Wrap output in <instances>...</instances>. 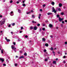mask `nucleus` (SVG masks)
I'll return each mask as SVG.
<instances>
[{"label": "nucleus", "instance_id": "21", "mask_svg": "<svg viewBox=\"0 0 67 67\" xmlns=\"http://www.w3.org/2000/svg\"><path fill=\"white\" fill-rule=\"evenodd\" d=\"M47 60H48V59H47V58L45 59V62H47Z\"/></svg>", "mask_w": 67, "mask_h": 67}, {"label": "nucleus", "instance_id": "23", "mask_svg": "<svg viewBox=\"0 0 67 67\" xmlns=\"http://www.w3.org/2000/svg\"><path fill=\"white\" fill-rule=\"evenodd\" d=\"M1 52L2 54H3V51L2 49L1 51Z\"/></svg>", "mask_w": 67, "mask_h": 67}, {"label": "nucleus", "instance_id": "29", "mask_svg": "<svg viewBox=\"0 0 67 67\" xmlns=\"http://www.w3.org/2000/svg\"><path fill=\"white\" fill-rule=\"evenodd\" d=\"M61 15H64V13H63V12H62V13H61Z\"/></svg>", "mask_w": 67, "mask_h": 67}, {"label": "nucleus", "instance_id": "64", "mask_svg": "<svg viewBox=\"0 0 67 67\" xmlns=\"http://www.w3.org/2000/svg\"><path fill=\"white\" fill-rule=\"evenodd\" d=\"M31 12H33V10H31Z\"/></svg>", "mask_w": 67, "mask_h": 67}, {"label": "nucleus", "instance_id": "50", "mask_svg": "<svg viewBox=\"0 0 67 67\" xmlns=\"http://www.w3.org/2000/svg\"><path fill=\"white\" fill-rule=\"evenodd\" d=\"M43 26H45V24H43Z\"/></svg>", "mask_w": 67, "mask_h": 67}, {"label": "nucleus", "instance_id": "13", "mask_svg": "<svg viewBox=\"0 0 67 67\" xmlns=\"http://www.w3.org/2000/svg\"><path fill=\"white\" fill-rule=\"evenodd\" d=\"M45 46H47H47H48V43H46L45 44Z\"/></svg>", "mask_w": 67, "mask_h": 67}, {"label": "nucleus", "instance_id": "56", "mask_svg": "<svg viewBox=\"0 0 67 67\" xmlns=\"http://www.w3.org/2000/svg\"><path fill=\"white\" fill-rule=\"evenodd\" d=\"M5 39L7 40L8 39H7V37H6L5 38Z\"/></svg>", "mask_w": 67, "mask_h": 67}, {"label": "nucleus", "instance_id": "15", "mask_svg": "<svg viewBox=\"0 0 67 67\" xmlns=\"http://www.w3.org/2000/svg\"><path fill=\"white\" fill-rule=\"evenodd\" d=\"M32 23H36V22L34 21H32Z\"/></svg>", "mask_w": 67, "mask_h": 67}, {"label": "nucleus", "instance_id": "3", "mask_svg": "<svg viewBox=\"0 0 67 67\" xmlns=\"http://www.w3.org/2000/svg\"><path fill=\"white\" fill-rule=\"evenodd\" d=\"M63 19H64V18L61 19V18L60 17L59 18V20L60 22L62 21H63Z\"/></svg>", "mask_w": 67, "mask_h": 67}, {"label": "nucleus", "instance_id": "60", "mask_svg": "<svg viewBox=\"0 0 67 67\" xmlns=\"http://www.w3.org/2000/svg\"><path fill=\"white\" fill-rule=\"evenodd\" d=\"M41 16V14H39V16Z\"/></svg>", "mask_w": 67, "mask_h": 67}, {"label": "nucleus", "instance_id": "11", "mask_svg": "<svg viewBox=\"0 0 67 67\" xmlns=\"http://www.w3.org/2000/svg\"><path fill=\"white\" fill-rule=\"evenodd\" d=\"M51 4L52 5H54L55 4V3L54 2H53Z\"/></svg>", "mask_w": 67, "mask_h": 67}, {"label": "nucleus", "instance_id": "47", "mask_svg": "<svg viewBox=\"0 0 67 67\" xmlns=\"http://www.w3.org/2000/svg\"><path fill=\"white\" fill-rule=\"evenodd\" d=\"M58 54H60V52L59 51H58Z\"/></svg>", "mask_w": 67, "mask_h": 67}, {"label": "nucleus", "instance_id": "32", "mask_svg": "<svg viewBox=\"0 0 67 67\" xmlns=\"http://www.w3.org/2000/svg\"><path fill=\"white\" fill-rule=\"evenodd\" d=\"M13 44L14 45H15L16 44V43H15V42H13Z\"/></svg>", "mask_w": 67, "mask_h": 67}, {"label": "nucleus", "instance_id": "24", "mask_svg": "<svg viewBox=\"0 0 67 67\" xmlns=\"http://www.w3.org/2000/svg\"><path fill=\"white\" fill-rule=\"evenodd\" d=\"M51 51H53V47H51L50 49Z\"/></svg>", "mask_w": 67, "mask_h": 67}, {"label": "nucleus", "instance_id": "14", "mask_svg": "<svg viewBox=\"0 0 67 67\" xmlns=\"http://www.w3.org/2000/svg\"><path fill=\"white\" fill-rule=\"evenodd\" d=\"M59 16H60L59 15L57 14V18H60V17H59Z\"/></svg>", "mask_w": 67, "mask_h": 67}, {"label": "nucleus", "instance_id": "62", "mask_svg": "<svg viewBox=\"0 0 67 67\" xmlns=\"http://www.w3.org/2000/svg\"><path fill=\"white\" fill-rule=\"evenodd\" d=\"M16 58H18V56H16Z\"/></svg>", "mask_w": 67, "mask_h": 67}, {"label": "nucleus", "instance_id": "7", "mask_svg": "<svg viewBox=\"0 0 67 67\" xmlns=\"http://www.w3.org/2000/svg\"><path fill=\"white\" fill-rule=\"evenodd\" d=\"M15 47V46H13V45L11 46V48L12 49H14Z\"/></svg>", "mask_w": 67, "mask_h": 67}, {"label": "nucleus", "instance_id": "63", "mask_svg": "<svg viewBox=\"0 0 67 67\" xmlns=\"http://www.w3.org/2000/svg\"><path fill=\"white\" fill-rule=\"evenodd\" d=\"M11 34H13V32H11Z\"/></svg>", "mask_w": 67, "mask_h": 67}, {"label": "nucleus", "instance_id": "16", "mask_svg": "<svg viewBox=\"0 0 67 67\" xmlns=\"http://www.w3.org/2000/svg\"><path fill=\"white\" fill-rule=\"evenodd\" d=\"M6 41H7V42H10V40L9 39H7Z\"/></svg>", "mask_w": 67, "mask_h": 67}, {"label": "nucleus", "instance_id": "43", "mask_svg": "<svg viewBox=\"0 0 67 67\" xmlns=\"http://www.w3.org/2000/svg\"><path fill=\"white\" fill-rule=\"evenodd\" d=\"M40 11H41V12H42V11H43V10H42V9H40Z\"/></svg>", "mask_w": 67, "mask_h": 67}, {"label": "nucleus", "instance_id": "45", "mask_svg": "<svg viewBox=\"0 0 67 67\" xmlns=\"http://www.w3.org/2000/svg\"><path fill=\"white\" fill-rule=\"evenodd\" d=\"M50 37H51V38H52L53 37V36L52 35H51L50 36Z\"/></svg>", "mask_w": 67, "mask_h": 67}, {"label": "nucleus", "instance_id": "53", "mask_svg": "<svg viewBox=\"0 0 67 67\" xmlns=\"http://www.w3.org/2000/svg\"><path fill=\"white\" fill-rule=\"evenodd\" d=\"M56 60H58V58H56L55 59Z\"/></svg>", "mask_w": 67, "mask_h": 67}, {"label": "nucleus", "instance_id": "40", "mask_svg": "<svg viewBox=\"0 0 67 67\" xmlns=\"http://www.w3.org/2000/svg\"><path fill=\"white\" fill-rule=\"evenodd\" d=\"M18 65V64H15V66H17Z\"/></svg>", "mask_w": 67, "mask_h": 67}, {"label": "nucleus", "instance_id": "55", "mask_svg": "<svg viewBox=\"0 0 67 67\" xmlns=\"http://www.w3.org/2000/svg\"><path fill=\"white\" fill-rule=\"evenodd\" d=\"M2 16L1 15L0 16V18H2Z\"/></svg>", "mask_w": 67, "mask_h": 67}, {"label": "nucleus", "instance_id": "35", "mask_svg": "<svg viewBox=\"0 0 67 67\" xmlns=\"http://www.w3.org/2000/svg\"><path fill=\"white\" fill-rule=\"evenodd\" d=\"M32 18H35V16H34V15H32Z\"/></svg>", "mask_w": 67, "mask_h": 67}, {"label": "nucleus", "instance_id": "58", "mask_svg": "<svg viewBox=\"0 0 67 67\" xmlns=\"http://www.w3.org/2000/svg\"><path fill=\"white\" fill-rule=\"evenodd\" d=\"M56 29H58V27H56Z\"/></svg>", "mask_w": 67, "mask_h": 67}, {"label": "nucleus", "instance_id": "34", "mask_svg": "<svg viewBox=\"0 0 67 67\" xmlns=\"http://www.w3.org/2000/svg\"><path fill=\"white\" fill-rule=\"evenodd\" d=\"M3 66H6V64H3Z\"/></svg>", "mask_w": 67, "mask_h": 67}, {"label": "nucleus", "instance_id": "10", "mask_svg": "<svg viewBox=\"0 0 67 67\" xmlns=\"http://www.w3.org/2000/svg\"><path fill=\"white\" fill-rule=\"evenodd\" d=\"M19 59H21V58H24V56H21L19 58Z\"/></svg>", "mask_w": 67, "mask_h": 67}, {"label": "nucleus", "instance_id": "20", "mask_svg": "<svg viewBox=\"0 0 67 67\" xmlns=\"http://www.w3.org/2000/svg\"><path fill=\"white\" fill-rule=\"evenodd\" d=\"M18 11L19 13H21V10H20L19 9H18Z\"/></svg>", "mask_w": 67, "mask_h": 67}, {"label": "nucleus", "instance_id": "41", "mask_svg": "<svg viewBox=\"0 0 67 67\" xmlns=\"http://www.w3.org/2000/svg\"><path fill=\"white\" fill-rule=\"evenodd\" d=\"M62 23H63V24H64V23H65V22H64V21H62Z\"/></svg>", "mask_w": 67, "mask_h": 67}, {"label": "nucleus", "instance_id": "49", "mask_svg": "<svg viewBox=\"0 0 67 67\" xmlns=\"http://www.w3.org/2000/svg\"><path fill=\"white\" fill-rule=\"evenodd\" d=\"M19 3L20 2L19 1H17L16 2L17 3V4Z\"/></svg>", "mask_w": 67, "mask_h": 67}, {"label": "nucleus", "instance_id": "38", "mask_svg": "<svg viewBox=\"0 0 67 67\" xmlns=\"http://www.w3.org/2000/svg\"><path fill=\"white\" fill-rule=\"evenodd\" d=\"M61 27H63V24H61Z\"/></svg>", "mask_w": 67, "mask_h": 67}, {"label": "nucleus", "instance_id": "48", "mask_svg": "<svg viewBox=\"0 0 67 67\" xmlns=\"http://www.w3.org/2000/svg\"><path fill=\"white\" fill-rule=\"evenodd\" d=\"M22 53V51H20V54H21Z\"/></svg>", "mask_w": 67, "mask_h": 67}, {"label": "nucleus", "instance_id": "52", "mask_svg": "<svg viewBox=\"0 0 67 67\" xmlns=\"http://www.w3.org/2000/svg\"><path fill=\"white\" fill-rule=\"evenodd\" d=\"M10 13H11V14H12V13H13V12H10Z\"/></svg>", "mask_w": 67, "mask_h": 67}, {"label": "nucleus", "instance_id": "22", "mask_svg": "<svg viewBox=\"0 0 67 67\" xmlns=\"http://www.w3.org/2000/svg\"><path fill=\"white\" fill-rule=\"evenodd\" d=\"M58 9V11H60L61 10V9H60V8H59Z\"/></svg>", "mask_w": 67, "mask_h": 67}, {"label": "nucleus", "instance_id": "33", "mask_svg": "<svg viewBox=\"0 0 67 67\" xmlns=\"http://www.w3.org/2000/svg\"><path fill=\"white\" fill-rule=\"evenodd\" d=\"M37 25L38 26H40V24H37Z\"/></svg>", "mask_w": 67, "mask_h": 67}, {"label": "nucleus", "instance_id": "9", "mask_svg": "<svg viewBox=\"0 0 67 67\" xmlns=\"http://www.w3.org/2000/svg\"><path fill=\"white\" fill-rule=\"evenodd\" d=\"M47 14L48 15H49L52 14V13H47Z\"/></svg>", "mask_w": 67, "mask_h": 67}, {"label": "nucleus", "instance_id": "28", "mask_svg": "<svg viewBox=\"0 0 67 67\" xmlns=\"http://www.w3.org/2000/svg\"><path fill=\"white\" fill-rule=\"evenodd\" d=\"M23 7L25 6V4L24 3H23Z\"/></svg>", "mask_w": 67, "mask_h": 67}, {"label": "nucleus", "instance_id": "26", "mask_svg": "<svg viewBox=\"0 0 67 67\" xmlns=\"http://www.w3.org/2000/svg\"><path fill=\"white\" fill-rule=\"evenodd\" d=\"M21 30H23V29H24V28L23 27V26H21Z\"/></svg>", "mask_w": 67, "mask_h": 67}, {"label": "nucleus", "instance_id": "18", "mask_svg": "<svg viewBox=\"0 0 67 67\" xmlns=\"http://www.w3.org/2000/svg\"><path fill=\"white\" fill-rule=\"evenodd\" d=\"M53 64H56V61H53Z\"/></svg>", "mask_w": 67, "mask_h": 67}, {"label": "nucleus", "instance_id": "42", "mask_svg": "<svg viewBox=\"0 0 67 67\" xmlns=\"http://www.w3.org/2000/svg\"><path fill=\"white\" fill-rule=\"evenodd\" d=\"M45 4H44L43 5V7H45Z\"/></svg>", "mask_w": 67, "mask_h": 67}, {"label": "nucleus", "instance_id": "12", "mask_svg": "<svg viewBox=\"0 0 67 67\" xmlns=\"http://www.w3.org/2000/svg\"><path fill=\"white\" fill-rule=\"evenodd\" d=\"M42 41H43V42H44V41H45L46 40H45V38H42Z\"/></svg>", "mask_w": 67, "mask_h": 67}, {"label": "nucleus", "instance_id": "5", "mask_svg": "<svg viewBox=\"0 0 67 67\" xmlns=\"http://www.w3.org/2000/svg\"><path fill=\"white\" fill-rule=\"evenodd\" d=\"M49 27H53V25L52 24H49Z\"/></svg>", "mask_w": 67, "mask_h": 67}, {"label": "nucleus", "instance_id": "57", "mask_svg": "<svg viewBox=\"0 0 67 67\" xmlns=\"http://www.w3.org/2000/svg\"><path fill=\"white\" fill-rule=\"evenodd\" d=\"M52 52L53 53V54H55V53L54 52V51H53Z\"/></svg>", "mask_w": 67, "mask_h": 67}, {"label": "nucleus", "instance_id": "17", "mask_svg": "<svg viewBox=\"0 0 67 67\" xmlns=\"http://www.w3.org/2000/svg\"><path fill=\"white\" fill-rule=\"evenodd\" d=\"M31 12H28L27 13V14H30V13H31Z\"/></svg>", "mask_w": 67, "mask_h": 67}, {"label": "nucleus", "instance_id": "31", "mask_svg": "<svg viewBox=\"0 0 67 67\" xmlns=\"http://www.w3.org/2000/svg\"><path fill=\"white\" fill-rule=\"evenodd\" d=\"M45 28H42V30H43V31H45Z\"/></svg>", "mask_w": 67, "mask_h": 67}, {"label": "nucleus", "instance_id": "59", "mask_svg": "<svg viewBox=\"0 0 67 67\" xmlns=\"http://www.w3.org/2000/svg\"><path fill=\"white\" fill-rule=\"evenodd\" d=\"M63 63H66V62H65V61H64L63 62Z\"/></svg>", "mask_w": 67, "mask_h": 67}, {"label": "nucleus", "instance_id": "27", "mask_svg": "<svg viewBox=\"0 0 67 67\" xmlns=\"http://www.w3.org/2000/svg\"><path fill=\"white\" fill-rule=\"evenodd\" d=\"M12 25H13V26H14V25H15V23H13L12 24Z\"/></svg>", "mask_w": 67, "mask_h": 67}, {"label": "nucleus", "instance_id": "46", "mask_svg": "<svg viewBox=\"0 0 67 67\" xmlns=\"http://www.w3.org/2000/svg\"><path fill=\"white\" fill-rule=\"evenodd\" d=\"M8 27H11V25H9V26H8Z\"/></svg>", "mask_w": 67, "mask_h": 67}, {"label": "nucleus", "instance_id": "44", "mask_svg": "<svg viewBox=\"0 0 67 67\" xmlns=\"http://www.w3.org/2000/svg\"><path fill=\"white\" fill-rule=\"evenodd\" d=\"M65 44H67V42H65Z\"/></svg>", "mask_w": 67, "mask_h": 67}, {"label": "nucleus", "instance_id": "25", "mask_svg": "<svg viewBox=\"0 0 67 67\" xmlns=\"http://www.w3.org/2000/svg\"><path fill=\"white\" fill-rule=\"evenodd\" d=\"M24 55V56H26V55H27V53H25Z\"/></svg>", "mask_w": 67, "mask_h": 67}, {"label": "nucleus", "instance_id": "6", "mask_svg": "<svg viewBox=\"0 0 67 67\" xmlns=\"http://www.w3.org/2000/svg\"><path fill=\"white\" fill-rule=\"evenodd\" d=\"M37 29V27H36V26H35L34 27V30H36Z\"/></svg>", "mask_w": 67, "mask_h": 67}, {"label": "nucleus", "instance_id": "4", "mask_svg": "<svg viewBox=\"0 0 67 67\" xmlns=\"http://www.w3.org/2000/svg\"><path fill=\"white\" fill-rule=\"evenodd\" d=\"M0 60L2 61V62H3L4 61V59L2 58H0Z\"/></svg>", "mask_w": 67, "mask_h": 67}, {"label": "nucleus", "instance_id": "2", "mask_svg": "<svg viewBox=\"0 0 67 67\" xmlns=\"http://www.w3.org/2000/svg\"><path fill=\"white\" fill-rule=\"evenodd\" d=\"M54 12V13H56V12H57V11L56 10H55V9H54V7H52V12Z\"/></svg>", "mask_w": 67, "mask_h": 67}, {"label": "nucleus", "instance_id": "8", "mask_svg": "<svg viewBox=\"0 0 67 67\" xmlns=\"http://www.w3.org/2000/svg\"><path fill=\"white\" fill-rule=\"evenodd\" d=\"M62 6V4L61 3H60L59 4V7H61Z\"/></svg>", "mask_w": 67, "mask_h": 67}, {"label": "nucleus", "instance_id": "36", "mask_svg": "<svg viewBox=\"0 0 67 67\" xmlns=\"http://www.w3.org/2000/svg\"><path fill=\"white\" fill-rule=\"evenodd\" d=\"M44 52H46V49H45L44 50Z\"/></svg>", "mask_w": 67, "mask_h": 67}, {"label": "nucleus", "instance_id": "61", "mask_svg": "<svg viewBox=\"0 0 67 67\" xmlns=\"http://www.w3.org/2000/svg\"><path fill=\"white\" fill-rule=\"evenodd\" d=\"M24 2H24V1H23V3H24Z\"/></svg>", "mask_w": 67, "mask_h": 67}, {"label": "nucleus", "instance_id": "30", "mask_svg": "<svg viewBox=\"0 0 67 67\" xmlns=\"http://www.w3.org/2000/svg\"><path fill=\"white\" fill-rule=\"evenodd\" d=\"M12 2H13V1L12 0H11L10 1V3H12Z\"/></svg>", "mask_w": 67, "mask_h": 67}, {"label": "nucleus", "instance_id": "19", "mask_svg": "<svg viewBox=\"0 0 67 67\" xmlns=\"http://www.w3.org/2000/svg\"><path fill=\"white\" fill-rule=\"evenodd\" d=\"M30 30H32V29H33V27L31 26L30 27Z\"/></svg>", "mask_w": 67, "mask_h": 67}, {"label": "nucleus", "instance_id": "51", "mask_svg": "<svg viewBox=\"0 0 67 67\" xmlns=\"http://www.w3.org/2000/svg\"><path fill=\"white\" fill-rule=\"evenodd\" d=\"M64 21L65 22H67V20H65Z\"/></svg>", "mask_w": 67, "mask_h": 67}, {"label": "nucleus", "instance_id": "1", "mask_svg": "<svg viewBox=\"0 0 67 67\" xmlns=\"http://www.w3.org/2000/svg\"><path fill=\"white\" fill-rule=\"evenodd\" d=\"M0 23H1V25H2L4 24V23H5V20H1V21H0Z\"/></svg>", "mask_w": 67, "mask_h": 67}, {"label": "nucleus", "instance_id": "54", "mask_svg": "<svg viewBox=\"0 0 67 67\" xmlns=\"http://www.w3.org/2000/svg\"><path fill=\"white\" fill-rule=\"evenodd\" d=\"M22 31H20V33H22Z\"/></svg>", "mask_w": 67, "mask_h": 67}, {"label": "nucleus", "instance_id": "39", "mask_svg": "<svg viewBox=\"0 0 67 67\" xmlns=\"http://www.w3.org/2000/svg\"><path fill=\"white\" fill-rule=\"evenodd\" d=\"M66 58V56L64 55L63 56V58Z\"/></svg>", "mask_w": 67, "mask_h": 67}, {"label": "nucleus", "instance_id": "37", "mask_svg": "<svg viewBox=\"0 0 67 67\" xmlns=\"http://www.w3.org/2000/svg\"><path fill=\"white\" fill-rule=\"evenodd\" d=\"M25 37L26 38H27V37H28V36H27V35H26L25 36Z\"/></svg>", "mask_w": 67, "mask_h": 67}]
</instances>
